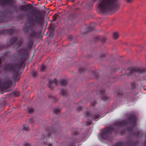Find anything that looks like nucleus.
<instances>
[{
    "label": "nucleus",
    "instance_id": "nucleus-1",
    "mask_svg": "<svg viewBox=\"0 0 146 146\" xmlns=\"http://www.w3.org/2000/svg\"><path fill=\"white\" fill-rule=\"evenodd\" d=\"M119 7L118 0H102L98 5L97 10L103 12L110 10H116Z\"/></svg>",
    "mask_w": 146,
    "mask_h": 146
},
{
    "label": "nucleus",
    "instance_id": "nucleus-2",
    "mask_svg": "<svg viewBox=\"0 0 146 146\" xmlns=\"http://www.w3.org/2000/svg\"><path fill=\"white\" fill-rule=\"evenodd\" d=\"M57 82V81L56 80H48V83L49 84V86L51 87V86L53 84H55Z\"/></svg>",
    "mask_w": 146,
    "mask_h": 146
},
{
    "label": "nucleus",
    "instance_id": "nucleus-3",
    "mask_svg": "<svg viewBox=\"0 0 146 146\" xmlns=\"http://www.w3.org/2000/svg\"><path fill=\"white\" fill-rule=\"evenodd\" d=\"M112 35L113 36H121L120 33L118 31H114L113 32Z\"/></svg>",
    "mask_w": 146,
    "mask_h": 146
},
{
    "label": "nucleus",
    "instance_id": "nucleus-4",
    "mask_svg": "<svg viewBox=\"0 0 146 146\" xmlns=\"http://www.w3.org/2000/svg\"><path fill=\"white\" fill-rule=\"evenodd\" d=\"M67 82L64 80H62L60 81V84L64 86L66 84Z\"/></svg>",
    "mask_w": 146,
    "mask_h": 146
},
{
    "label": "nucleus",
    "instance_id": "nucleus-5",
    "mask_svg": "<svg viewBox=\"0 0 146 146\" xmlns=\"http://www.w3.org/2000/svg\"><path fill=\"white\" fill-rule=\"evenodd\" d=\"M29 127L27 125H24L23 126L22 129L23 130L27 131Z\"/></svg>",
    "mask_w": 146,
    "mask_h": 146
},
{
    "label": "nucleus",
    "instance_id": "nucleus-6",
    "mask_svg": "<svg viewBox=\"0 0 146 146\" xmlns=\"http://www.w3.org/2000/svg\"><path fill=\"white\" fill-rule=\"evenodd\" d=\"M144 72V70H140L139 69H137V72H138L139 74H141L143 73Z\"/></svg>",
    "mask_w": 146,
    "mask_h": 146
},
{
    "label": "nucleus",
    "instance_id": "nucleus-7",
    "mask_svg": "<svg viewBox=\"0 0 146 146\" xmlns=\"http://www.w3.org/2000/svg\"><path fill=\"white\" fill-rule=\"evenodd\" d=\"M58 15L57 14H55L54 15L53 17V20L54 21H55L57 17H58Z\"/></svg>",
    "mask_w": 146,
    "mask_h": 146
},
{
    "label": "nucleus",
    "instance_id": "nucleus-8",
    "mask_svg": "<svg viewBox=\"0 0 146 146\" xmlns=\"http://www.w3.org/2000/svg\"><path fill=\"white\" fill-rule=\"evenodd\" d=\"M99 116L98 115H96L94 117V119L96 120H97L99 118Z\"/></svg>",
    "mask_w": 146,
    "mask_h": 146
},
{
    "label": "nucleus",
    "instance_id": "nucleus-9",
    "mask_svg": "<svg viewBox=\"0 0 146 146\" xmlns=\"http://www.w3.org/2000/svg\"><path fill=\"white\" fill-rule=\"evenodd\" d=\"M60 110L57 109H54V113H56L59 112Z\"/></svg>",
    "mask_w": 146,
    "mask_h": 146
},
{
    "label": "nucleus",
    "instance_id": "nucleus-10",
    "mask_svg": "<svg viewBox=\"0 0 146 146\" xmlns=\"http://www.w3.org/2000/svg\"><path fill=\"white\" fill-rule=\"evenodd\" d=\"M66 91L64 90H62L61 91V94L62 95H64V94L65 93Z\"/></svg>",
    "mask_w": 146,
    "mask_h": 146
},
{
    "label": "nucleus",
    "instance_id": "nucleus-11",
    "mask_svg": "<svg viewBox=\"0 0 146 146\" xmlns=\"http://www.w3.org/2000/svg\"><path fill=\"white\" fill-rule=\"evenodd\" d=\"M128 3H131L132 2L133 0H125Z\"/></svg>",
    "mask_w": 146,
    "mask_h": 146
},
{
    "label": "nucleus",
    "instance_id": "nucleus-12",
    "mask_svg": "<svg viewBox=\"0 0 146 146\" xmlns=\"http://www.w3.org/2000/svg\"><path fill=\"white\" fill-rule=\"evenodd\" d=\"M67 39L69 40H70L72 39V37H68L67 38Z\"/></svg>",
    "mask_w": 146,
    "mask_h": 146
},
{
    "label": "nucleus",
    "instance_id": "nucleus-13",
    "mask_svg": "<svg viewBox=\"0 0 146 146\" xmlns=\"http://www.w3.org/2000/svg\"><path fill=\"white\" fill-rule=\"evenodd\" d=\"M36 73L34 72L33 74V75L34 77H35L36 76Z\"/></svg>",
    "mask_w": 146,
    "mask_h": 146
},
{
    "label": "nucleus",
    "instance_id": "nucleus-14",
    "mask_svg": "<svg viewBox=\"0 0 146 146\" xmlns=\"http://www.w3.org/2000/svg\"><path fill=\"white\" fill-rule=\"evenodd\" d=\"M32 111L33 110L31 109H29V112L30 113L32 112L31 111Z\"/></svg>",
    "mask_w": 146,
    "mask_h": 146
},
{
    "label": "nucleus",
    "instance_id": "nucleus-15",
    "mask_svg": "<svg viewBox=\"0 0 146 146\" xmlns=\"http://www.w3.org/2000/svg\"><path fill=\"white\" fill-rule=\"evenodd\" d=\"M44 68V66H42L41 67V68L42 70H43Z\"/></svg>",
    "mask_w": 146,
    "mask_h": 146
},
{
    "label": "nucleus",
    "instance_id": "nucleus-16",
    "mask_svg": "<svg viewBox=\"0 0 146 146\" xmlns=\"http://www.w3.org/2000/svg\"><path fill=\"white\" fill-rule=\"evenodd\" d=\"M47 145L48 146H52V145L51 144H48Z\"/></svg>",
    "mask_w": 146,
    "mask_h": 146
},
{
    "label": "nucleus",
    "instance_id": "nucleus-17",
    "mask_svg": "<svg viewBox=\"0 0 146 146\" xmlns=\"http://www.w3.org/2000/svg\"><path fill=\"white\" fill-rule=\"evenodd\" d=\"M89 29V31H91L93 29L92 28V29Z\"/></svg>",
    "mask_w": 146,
    "mask_h": 146
},
{
    "label": "nucleus",
    "instance_id": "nucleus-18",
    "mask_svg": "<svg viewBox=\"0 0 146 146\" xmlns=\"http://www.w3.org/2000/svg\"><path fill=\"white\" fill-rule=\"evenodd\" d=\"M118 37H114V39H116Z\"/></svg>",
    "mask_w": 146,
    "mask_h": 146
},
{
    "label": "nucleus",
    "instance_id": "nucleus-19",
    "mask_svg": "<svg viewBox=\"0 0 146 146\" xmlns=\"http://www.w3.org/2000/svg\"><path fill=\"white\" fill-rule=\"evenodd\" d=\"M106 40V39H104V42L105 41V40Z\"/></svg>",
    "mask_w": 146,
    "mask_h": 146
}]
</instances>
